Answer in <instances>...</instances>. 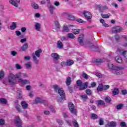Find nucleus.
I'll return each instance as SVG.
<instances>
[{
  "mask_svg": "<svg viewBox=\"0 0 127 127\" xmlns=\"http://www.w3.org/2000/svg\"><path fill=\"white\" fill-rule=\"evenodd\" d=\"M15 108H16L17 111H18V112H21V110L20 109V105H16Z\"/></svg>",
  "mask_w": 127,
  "mask_h": 127,
  "instance_id": "obj_55",
  "label": "nucleus"
},
{
  "mask_svg": "<svg viewBox=\"0 0 127 127\" xmlns=\"http://www.w3.org/2000/svg\"><path fill=\"white\" fill-rule=\"evenodd\" d=\"M22 78H27L28 77V75L26 73H22Z\"/></svg>",
  "mask_w": 127,
  "mask_h": 127,
  "instance_id": "obj_59",
  "label": "nucleus"
},
{
  "mask_svg": "<svg viewBox=\"0 0 127 127\" xmlns=\"http://www.w3.org/2000/svg\"><path fill=\"white\" fill-rule=\"evenodd\" d=\"M15 67L18 70H20V69L22 68V67H21V66L19 64H16Z\"/></svg>",
  "mask_w": 127,
  "mask_h": 127,
  "instance_id": "obj_56",
  "label": "nucleus"
},
{
  "mask_svg": "<svg viewBox=\"0 0 127 127\" xmlns=\"http://www.w3.org/2000/svg\"><path fill=\"white\" fill-rule=\"evenodd\" d=\"M108 89H110V85H103V91H106Z\"/></svg>",
  "mask_w": 127,
  "mask_h": 127,
  "instance_id": "obj_53",
  "label": "nucleus"
},
{
  "mask_svg": "<svg viewBox=\"0 0 127 127\" xmlns=\"http://www.w3.org/2000/svg\"><path fill=\"white\" fill-rule=\"evenodd\" d=\"M53 88H54L55 91L56 92V93H58V91H59V90H60L61 89L59 87V86H58L57 85H53Z\"/></svg>",
  "mask_w": 127,
  "mask_h": 127,
  "instance_id": "obj_32",
  "label": "nucleus"
},
{
  "mask_svg": "<svg viewBox=\"0 0 127 127\" xmlns=\"http://www.w3.org/2000/svg\"><path fill=\"white\" fill-rule=\"evenodd\" d=\"M83 14L87 19H91L92 18V15L89 11H83Z\"/></svg>",
  "mask_w": 127,
  "mask_h": 127,
  "instance_id": "obj_11",
  "label": "nucleus"
},
{
  "mask_svg": "<svg viewBox=\"0 0 127 127\" xmlns=\"http://www.w3.org/2000/svg\"><path fill=\"white\" fill-rule=\"evenodd\" d=\"M99 125L100 126H103L104 125V120L102 118L99 119Z\"/></svg>",
  "mask_w": 127,
  "mask_h": 127,
  "instance_id": "obj_54",
  "label": "nucleus"
},
{
  "mask_svg": "<svg viewBox=\"0 0 127 127\" xmlns=\"http://www.w3.org/2000/svg\"><path fill=\"white\" fill-rule=\"evenodd\" d=\"M121 55H122L126 59V61H127V51L124 50H119Z\"/></svg>",
  "mask_w": 127,
  "mask_h": 127,
  "instance_id": "obj_13",
  "label": "nucleus"
},
{
  "mask_svg": "<svg viewBox=\"0 0 127 127\" xmlns=\"http://www.w3.org/2000/svg\"><path fill=\"white\" fill-rule=\"evenodd\" d=\"M55 24L57 28H60V24L59 23V22H58V21H56L55 22Z\"/></svg>",
  "mask_w": 127,
  "mask_h": 127,
  "instance_id": "obj_51",
  "label": "nucleus"
},
{
  "mask_svg": "<svg viewBox=\"0 0 127 127\" xmlns=\"http://www.w3.org/2000/svg\"><path fill=\"white\" fill-rule=\"evenodd\" d=\"M57 93L60 96V97L58 96L57 97L58 102H59V103H62L63 101H65V100H66L65 92H64V90H63L62 88L59 89Z\"/></svg>",
  "mask_w": 127,
  "mask_h": 127,
  "instance_id": "obj_2",
  "label": "nucleus"
},
{
  "mask_svg": "<svg viewBox=\"0 0 127 127\" xmlns=\"http://www.w3.org/2000/svg\"><path fill=\"white\" fill-rule=\"evenodd\" d=\"M66 84L67 86H70V85H71V82H72V80H71V77L70 76L66 77Z\"/></svg>",
  "mask_w": 127,
  "mask_h": 127,
  "instance_id": "obj_24",
  "label": "nucleus"
},
{
  "mask_svg": "<svg viewBox=\"0 0 127 127\" xmlns=\"http://www.w3.org/2000/svg\"><path fill=\"white\" fill-rule=\"evenodd\" d=\"M18 82H19L21 85H26L27 84H30V81L27 79L23 80L22 78H20L18 79Z\"/></svg>",
  "mask_w": 127,
  "mask_h": 127,
  "instance_id": "obj_10",
  "label": "nucleus"
},
{
  "mask_svg": "<svg viewBox=\"0 0 127 127\" xmlns=\"http://www.w3.org/2000/svg\"><path fill=\"white\" fill-rule=\"evenodd\" d=\"M85 92L87 94V95H88V96H91V95H92V90H91L90 89H86L85 90Z\"/></svg>",
  "mask_w": 127,
  "mask_h": 127,
  "instance_id": "obj_41",
  "label": "nucleus"
},
{
  "mask_svg": "<svg viewBox=\"0 0 127 127\" xmlns=\"http://www.w3.org/2000/svg\"><path fill=\"white\" fill-rule=\"evenodd\" d=\"M4 76V73L3 71H0V80H2V79H3V77Z\"/></svg>",
  "mask_w": 127,
  "mask_h": 127,
  "instance_id": "obj_48",
  "label": "nucleus"
},
{
  "mask_svg": "<svg viewBox=\"0 0 127 127\" xmlns=\"http://www.w3.org/2000/svg\"><path fill=\"white\" fill-rule=\"evenodd\" d=\"M76 84L78 87H80L79 88V91H83V90H85L88 88V85H89V83L87 82H85L83 84V82L81 80H78L76 81Z\"/></svg>",
  "mask_w": 127,
  "mask_h": 127,
  "instance_id": "obj_4",
  "label": "nucleus"
},
{
  "mask_svg": "<svg viewBox=\"0 0 127 127\" xmlns=\"http://www.w3.org/2000/svg\"><path fill=\"white\" fill-rule=\"evenodd\" d=\"M11 55H12V56H15V55H17V53L14 51H13L11 52Z\"/></svg>",
  "mask_w": 127,
  "mask_h": 127,
  "instance_id": "obj_57",
  "label": "nucleus"
},
{
  "mask_svg": "<svg viewBox=\"0 0 127 127\" xmlns=\"http://www.w3.org/2000/svg\"><path fill=\"white\" fill-rule=\"evenodd\" d=\"M120 126L121 127H126V122H123L120 124Z\"/></svg>",
  "mask_w": 127,
  "mask_h": 127,
  "instance_id": "obj_63",
  "label": "nucleus"
},
{
  "mask_svg": "<svg viewBox=\"0 0 127 127\" xmlns=\"http://www.w3.org/2000/svg\"><path fill=\"white\" fill-rule=\"evenodd\" d=\"M101 15L103 18H109L110 17L109 14H102Z\"/></svg>",
  "mask_w": 127,
  "mask_h": 127,
  "instance_id": "obj_47",
  "label": "nucleus"
},
{
  "mask_svg": "<svg viewBox=\"0 0 127 127\" xmlns=\"http://www.w3.org/2000/svg\"><path fill=\"white\" fill-rule=\"evenodd\" d=\"M119 93V89L117 88H115L113 91H112V94L114 95V96L118 95Z\"/></svg>",
  "mask_w": 127,
  "mask_h": 127,
  "instance_id": "obj_33",
  "label": "nucleus"
},
{
  "mask_svg": "<svg viewBox=\"0 0 127 127\" xmlns=\"http://www.w3.org/2000/svg\"><path fill=\"white\" fill-rule=\"evenodd\" d=\"M14 123L15 124V126H16L17 127H21L22 126L21 120H20L19 117H16L15 118Z\"/></svg>",
  "mask_w": 127,
  "mask_h": 127,
  "instance_id": "obj_7",
  "label": "nucleus"
},
{
  "mask_svg": "<svg viewBox=\"0 0 127 127\" xmlns=\"http://www.w3.org/2000/svg\"><path fill=\"white\" fill-rule=\"evenodd\" d=\"M39 103H42V99L38 97L36 98L34 104H39Z\"/></svg>",
  "mask_w": 127,
  "mask_h": 127,
  "instance_id": "obj_35",
  "label": "nucleus"
},
{
  "mask_svg": "<svg viewBox=\"0 0 127 127\" xmlns=\"http://www.w3.org/2000/svg\"><path fill=\"white\" fill-rule=\"evenodd\" d=\"M82 76L86 80H88V79H89V75H88V74L85 72L82 73Z\"/></svg>",
  "mask_w": 127,
  "mask_h": 127,
  "instance_id": "obj_40",
  "label": "nucleus"
},
{
  "mask_svg": "<svg viewBox=\"0 0 127 127\" xmlns=\"http://www.w3.org/2000/svg\"><path fill=\"white\" fill-rule=\"evenodd\" d=\"M57 122L59 125V126H62V125H63V121H62L59 119L57 120Z\"/></svg>",
  "mask_w": 127,
  "mask_h": 127,
  "instance_id": "obj_52",
  "label": "nucleus"
},
{
  "mask_svg": "<svg viewBox=\"0 0 127 127\" xmlns=\"http://www.w3.org/2000/svg\"><path fill=\"white\" fill-rule=\"evenodd\" d=\"M26 68L27 69H28L29 70H31L32 69V67L31 66V62H28L27 63L25 64Z\"/></svg>",
  "mask_w": 127,
  "mask_h": 127,
  "instance_id": "obj_30",
  "label": "nucleus"
},
{
  "mask_svg": "<svg viewBox=\"0 0 127 127\" xmlns=\"http://www.w3.org/2000/svg\"><path fill=\"white\" fill-rule=\"evenodd\" d=\"M31 5L32 8H34V9H38L39 8V5H38L36 2H32L31 3Z\"/></svg>",
  "mask_w": 127,
  "mask_h": 127,
  "instance_id": "obj_16",
  "label": "nucleus"
},
{
  "mask_svg": "<svg viewBox=\"0 0 127 127\" xmlns=\"http://www.w3.org/2000/svg\"><path fill=\"white\" fill-rule=\"evenodd\" d=\"M98 118V115H97V114H92L91 115V119H92V120H97V119Z\"/></svg>",
  "mask_w": 127,
  "mask_h": 127,
  "instance_id": "obj_42",
  "label": "nucleus"
},
{
  "mask_svg": "<svg viewBox=\"0 0 127 127\" xmlns=\"http://www.w3.org/2000/svg\"><path fill=\"white\" fill-rule=\"evenodd\" d=\"M61 40L62 41H67L68 40V39L66 38L65 36H62L60 38Z\"/></svg>",
  "mask_w": 127,
  "mask_h": 127,
  "instance_id": "obj_50",
  "label": "nucleus"
},
{
  "mask_svg": "<svg viewBox=\"0 0 127 127\" xmlns=\"http://www.w3.org/2000/svg\"><path fill=\"white\" fill-rule=\"evenodd\" d=\"M8 82L11 85H13L15 83V77L13 73H10L8 76Z\"/></svg>",
  "mask_w": 127,
  "mask_h": 127,
  "instance_id": "obj_5",
  "label": "nucleus"
},
{
  "mask_svg": "<svg viewBox=\"0 0 127 127\" xmlns=\"http://www.w3.org/2000/svg\"><path fill=\"white\" fill-rule=\"evenodd\" d=\"M96 76H97V77H98V78H102V77H103V75H102V74L100 73H96L95 74Z\"/></svg>",
  "mask_w": 127,
  "mask_h": 127,
  "instance_id": "obj_58",
  "label": "nucleus"
},
{
  "mask_svg": "<svg viewBox=\"0 0 127 127\" xmlns=\"http://www.w3.org/2000/svg\"><path fill=\"white\" fill-rule=\"evenodd\" d=\"M0 102L2 104H4V105H5V104L7 103V100H6V99H5L4 98H0Z\"/></svg>",
  "mask_w": 127,
  "mask_h": 127,
  "instance_id": "obj_38",
  "label": "nucleus"
},
{
  "mask_svg": "<svg viewBox=\"0 0 127 127\" xmlns=\"http://www.w3.org/2000/svg\"><path fill=\"white\" fill-rule=\"evenodd\" d=\"M57 47L59 49H62L63 48V43L61 41H58L57 43Z\"/></svg>",
  "mask_w": 127,
  "mask_h": 127,
  "instance_id": "obj_23",
  "label": "nucleus"
},
{
  "mask_svg": "<svg viewBox=\"0 0 127 127\" xmlns=\"http://www.w3.org/2000/svg\"><path fill=\"white\" fill-rule=\"evenodd\" d=\"M21 106H22L23 109H27L28 108V104L25 101H22L21 103Z\"/></svg>",
  "mask_w": 127,
  "mask_h": 127,
  "instance_id": "obj_20",
  "label": "nucleus"
},
{
  "mask_svg": "<svg viewBox=\"0 0 127 127\" xmlns=\"http://www.w3.org/2000/svg\"><path fill=\"white\" fill-rule=\"evenodd\" d=\"M63 31L65 32H69V31H70V29H69V28H68L67 26L64 25L63 28Z\"/></svg>",
  "mask_w": 127,
  "mask_h": 127,
  "instance_id": "obj_39",
  "label": "nucleus"
},
{
  "mask_svg": "<svg viewBox=\"0 0 127 127\" xmlns=\"http://www.w3.org/2000/svg\"><path fill=\"white\" fill-rule=\"evenodd\" d=\"M98 7H100V10H108L109 9V7L108 6H100L98 5Z\"/></svg>",
  "mask_w": 127,
  "mask_h": 127,
  "instance_id": "obj_25",
  "label": "nucleus"
},
{
  "mask_svg": "<svg viewBox=\"0 0 127 127\" xmlns=\"http://www.w3.org/2000/svg\"><path fill=\"white\" fill-rule=\"evenodd\" d=\"M16 28V23L14 22H13L11 24V25L10 26V29L11 30H14V29Z\"/></svg>",
  "mask_w": 127,
  "mask_h": 127,
  "instance_id": "obj_28",
  "label": "nucleus"
},
{
  "mask_svg": "<svg viewBox=\"0 0 127 127\" xmlns=\"http://www.w3.org/2000/svg\"><path fill=\"white\" fill-rule=\"evenodd\" d=\"M35 28L37 31H40L41 28V25L39 23H35Z\"/></svg>",
  "mask_w": 127,
  "mask_h": 127,
  "instance_id": "obj_19",
  "label": "nucleus"
},
{
  "mask_svg": "<svg viewBox=\"0 0 127 127\" xmlns=\"http://www.w3.org/2000/svg\"><path fill=\"white\" fill-rule=\"evenodd\" d=\"M112 101V99L110 97H107L105 98V101L106 103H110L111 101Z\"/></svg>",
  "mask_w": 127,
  "mask_h": 127,
  "instance_id": "obj_49",
  "label": "nucleus"
},
{
  "mask_svg": "<svg viewBox=\"0 0 127 127\" xmlns=\"http://www.w3.org/2000/svg\"><path fill=\"white\" fill-rule=\"evenodd\" d=\"M4 125V120L3 119L0 120V126Z\"/></svg>",
  "mask_w": 127,
  "mask_h": 127,
  "instance_id": "obj_61",
  "label": "nucleus"
},
{
  "mask_svg": "<svg viewBox=\"0 0 127 127\" xmlns=\"http://www.w3.org/2000/svg\"><path fill=\"white\" fill-rule=\"evenodd\" d=\"M68 108L71 114H73L74 115H77V110L75 109V105L72 102H69L68 103Z\"/></svg>",
  "mask_w": 127,
  "mask_h": 127,
  "instance_id": "obj_6",
  "label": "nucleus"
},
{
  "mask_svg": "<svg viewBox=\"0 0 127 127\" xmlns=\"http://www.w3.org/2000/svg\"><path fill=\"white\" fill-rule=\"evenodd\" d=\"M51 56L55 60H58L59 59V55L57 53H53L51 55Z\"/></svg>",
  "mask_w": 127,
  "mask_h": 127,
  "instance_id": "obj_18",
  "label": "nucleus"
},
{
  "mask_svg": "<svg viewBox=\"0 0 127 127\" xmlns=\"http://www.w3.org/2000/svg\"><path fill=\"white\" fill-rule=\"evenodd\" d=\"M28 48V44L27 43L24 44L20 49V51L23 52L26 51Z\"/></svg>",
  "mask_w": 127,
  "mask_h": 127,
  "instance_id": "obj_15",
  "label": "nucleus"
},
{
  "mask_svg": "<svg viewBox=\"0 0 127 127\" xmlns=\"http://www.w3.org/2000/svg\"><path fill=\"white\" fill-rule=\"evenodd\" d=\"M26 89L27 91H30L31 90V85H27L26 86Z\"/></svg>",
  "mask_w": 127,
  "mask_h": 127,
  "instance_id": "obj_62",
  "label": "nucleus"
},
{
  "mask_svg": "<svg viewBox=\"0 0 127 127\" xmlns=\"http://www.w3.org/2000/svg\"><path fill=\"white\" fill-rule=\"evenodd\" d=\"M42 51H41V50H38L37 51H36L35 53H33V60L35 64H39V60H38V59L37 58H40V53H42Z\"/></svg>",
  "mask_w": 127,
  "mask_h": 127,
  "instance_id": "obj_3",
  "label": "nucleus"
},
{
  "mask_svg": "<svg viewBox=\"0 0 127 127\" xmlns=\"http://www.w3.org/2000/svg\"><path fill=\"white\" fill-rule=\"evenodd\" d=\"M124 106L125 105L123 104H119L116 106V108L117 110H122Z\"/></svg>",
  "mask_w": 127,
  "mask_h": 127,
  "instance_id": "obj_36",
  "label": "nucleus"
},
{
  "mask_svg": "<svg viewBox=\"0 0 127 127\" xmlns=\"http://www.w3.org/2000/svg\"><path fill=\"white\" fill-rule=\"evenodd\" d=\"M68 19H69V20H74L75 19V16L69 15L67 17Z\"/></svg>",
  "mask_w": 127,
  "mask_h": 127,
  "instance_id": "obj_46",
  "label": "nucleus"
},
{
  "mask_svg": "<svg viewBox=\"0 0 127 127\" xmlns=\"http://www.w3.org/2000/svg\"><path fill=\"white\" fill-rule=\"evenodd\" d=\"M108 67L113 71L114 75H122V70H124L123 67L115 66L112 64H108Z\"/></svg>",
  "mask_w": 127,
  "mask_h": 127,
  "instance_id": "obj_1",
  "label": "nucleus"
},
{
  "mask_svg": "<svg viewBox=\"0 0 127 127\" xmlns=\"http://www.w3.org/2000/svg\"><path fill=\"white\" fill-rule=\"evenodd\" d=\"M124 29H123V28L120 26H115L112 28V32H114V33H120Z\"/></svg>",
  "mask_w": 127,
  "mask_h": 127,
  "instance_id": "obj_8",
  "label": "nucleus"
},
{
  "mask_svg": "<svg viewBox=\"0 0 127 127\" xmlns=\"http://www.w3.org/2000/svg\"><path fill=\"white\" fill-rule=\"evenodd\" d=\"M115 60L116 62H118V63H123V60L122 59V58L120 56H117L115 58Z\"/></svg>",
  "mask_w": 127,
  "mask_h": 127,
  "instance_id": "obj_22",
  "label": "nucleus"
},
{
  "mask_svg": "<svg viewBox=\"0 0 127 127\" xmlns=\"http://www.w3.org/2000/svg\"><path fill=\"white\" fill-rule=\"evenodd\" d=\"M79 32H80V29H75L73 30V34H79Z\"/></svg>",
  "mask_w": 127,
  "mask_h": 127,
  "instance_id": "obj_45",
  "label": "nucleus"
},
{
  "mask_svg": "<svg viewBox=\"0 0 127 127\" xmlns=\"http://www.w3.org/2000/svg\"><path fill=\"white\" fill-rule=\"evenodd\" d=\"M117 126V123L115 122H111L106 125V127H114Z\"/></svg>",
  "mask_w": 127,
  "mask_h": 127,
  "instance_id": "obj_17",
  "label": "nucleus"
},
{
  "mask_svg": "<svg viewBox=\"0 0 127 127\" xmlns=\"http://www.w3.org/2000/svg\"><path fill=\"white\" fill-rule=\"evenodd\" d=\"M97 106H105V102L102 100H99L97 101Z\"/></svg>",
  "mask_w": 127,
  "mask_h": 127,
  "instance_id": "obj_27",
  "label": "nucleus"
},
{
  "mask_svg": "<svg viewBox=\"0 0 127 127\" xmlns=\"http://www.w3.org/2000/svg\"><path fill=\"white\" fill-rule=\"evenodd\" d=\"M97 91L98 92H101L102 91H103V84L100 83L99 84L98 87H97Z\"/></svg>",
  "mask_w": 127,
  "mask_h": 127,
  "instance_id": "obj_31",
  "label": "nucleus"
},
{
  "mask_svg": "<svg viewBox=\"0 0 127 127\" xmlns=\"http://www.w3.org/2000/svg\"><path fill=\"white\" fill-rule=\"evenodd\" d=\"M74 64V61L71 60H67L66 61V65L67 66H71V65H73Z\"/></svg>",
  "mask_w": 127,
  "mask_h": 127,
  "instance_id": "obj_29",
  "label": "nucleus"
},
{
  "mask_svg": "<svg viewBox=\"0 0 127 127\" xmlns=\"http://www.w3.org/2000/svg\"><path fill=\"white\" fill-rule=\"evenodd\" d=\"M14 77L15 79H18V80H19V79H22L21 78H22V73L18 72V73L14 75Z\"/></svg>",
  "mask_w": 127,
  "mask_h": 127,
  "instance_id": "obj_21",
  "label": "nucleus"
},
{
  "mask_svg": "<svg viewBox=\"0 0 127 127\" xmlns=\"http://www.w3.org/2000/svg\"><path fill=\"white\" fill-rule=\"evenodd\" d=\"M9 2L15 7H18V4L20 3V0H9Z\"/></svg>",
  "mask_w": 127,
  "mask_h": 127,
  "instance_id": "obj_9",
  "label": "nucleus"
},
{
  "mask_svg": "<svg viewBox=\"0 0 127 127\" xmlns=\"http://www.w3.org/2000/svg\"><path fill=\"white\" fill-rule=\"evenodd\" d=\"M84 39V35H80L78 39V42L80 44L81 46L84 45V41H83Z\"/></svg>",
  "mask_w": 127,
  "mask_h": 127,
  "instance_id": "obj_12",
  "label": "nucleus"
},
{
  "mask_svg": "<svg viewBox=\"0 0 127 127\" xmlns=\"http://www.w3.org/2000/svg\"><path fill=\"white\" fill-rule=\"evenodd\" d=\"M123 38L125 40V42H123L122 45L124 47H127V36H123Z\"/></svg>",
  "mask_w": 127,
  "mask_h": 127,
  "instance_id": "obj_26",
  "label": "nucleus"
},
{
  "mask_svg": "<svg viewBox=\"0 0 127 127\" xmlns=\"http://www.w3.org/2000/svg\"><path fill=\"white\" fill-rule=\"evenodd\" d=\"M15 34L17 35V36H20V35H21V32L19 31H16Z\"/></svg>",
  "mask_w": 127,
  "mask_h": 127,
  "instance_id": "obj_60",
  "label": "nucleus"
},
{
  "mask_svg": "<svg viewBox=\"0 0 127 127\" xmlns=\"http://www.w3.org/2000/svg\"><path fill=\"white\" fill-rule=\"evenodd\" d=\"M73 125L74 127H79V125L78 124V122L75 120L72 121Z\"/></svg>",
  "mask_w": 127,
  "mask_h": 127,
  "instance_id": "obj_43",
  "label": "nucleus"
},
{
  "mask_svg": "<svg viewBox=\"0 0 127 127\" xmlns=\"http://www.w3.org/2000/svg\"><path fill=\"white\" fill-rule=\"evenodd\" d=\"M81 99L83 100V101H86V100H88V96L87 95H83L81 96Z\"/></svg>",
  "mask_w": 127,
  "mask_h": 127,
  "instance_id": "obj_44",
  "label": "nucleus"
},
{
  "mask_svg": "<svg viewBox=\"0 0 127 127\" xmlns=\"http://www.w3.org/2000/svg\"><path fill=\"white\" fill-rule=\"evenodd\" d=\"M48 8L49 9L50 13L53 14L54 13V10L55 9V6L52 5H48Z\"/></svg>",
  "mask_w": 127,
  "mask_h": 127,
  "instance_id": "obj_14",
  "label": "nucleus"
},
{
  "mask_svg": "<svg viewBox=\"0 0 127 127\" xmlns=\"http://www.w3.org/2000/svg\"><path fill=\"white\" fill-rule=\"evenodd\" d=\"M17 97L18 99H21L22 98V92H21V91H17Z\"/></svg>",
  "mask_w": 127,
  "mask_h": 127,
  "instance_id": "obj_34",
  "label": "nucleus"
},
{
  "mask_svg": "<svg viewBox=\"0 0 127 127\" xmlns=\"http://www.w3.org/2000/svg\"><path fill=\"white\" fill-rule=\"evenodd\" d=\"M66 36L67 38H70L71 39H74L75 38V36L72 33H68Z\"/></svg>",
  "mask_w": 127,
  "mask_h": 127,
  "instance_id": "obj_37",
  "label": "nucleus"
},
{
  "mask_svg": "<svg viewBox=\"0 0 127 127\" xmlns=\"http://www.w3.org/2000/svg\"><path fill=\"white\" fill-rule=\"evenodd\" d=\"M122 94L123 95H127V90H122Z\"/></svg>",
  "mask_w": 127,
  "mask_h": 127,
  "instance_id": "obj_64",
  "label": "nucleus"
}]
</instances>
